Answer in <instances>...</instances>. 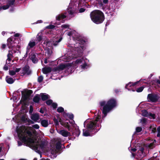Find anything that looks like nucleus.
<instances>
[{"label":"nucleus","instance_id":"obj_30","mask_svg":"<svg viewBox=\"0 0 160 160\" xmlns=\"http://www.w3.org/2000/svg\"><path fill=\"white\" fill-rule=\"evenodd\" d=\"M57 111L59 112H61L64 111V109L62 107H59L58 108Z\"/></svg>","mask_w":160,"mask_h":160},{"label":"nucleus","instance_id":"obj_34","mask_svg":"<svg viewBox=\"0 0 160 160\" xmlns=\"http://www.w3.org/2000/svg\"><path fill=\"white\" fill-rule=\"evenodd\" d=\"M143 88H144L143 87H140L139 88L137 89L136 90V91L138 92H141L143 90Z\"/></svg>","mask_w":160,"mask_h":160},{"label":"nucleus","instance_id":"obj_62","mask_svg":"<svg viewBox=\"0 0 160 160\" xmlns=\"http://www.w3.org/2000/svg\"><path fill=\"white\" fill-rule=\"evenodd\" d=\"M81 2H79V3L78 4V5H80V6H81Z\"/></svg>","mask_w":160,"mask_h":160},{"label":"nucleus","instance_id":"obj_12","mask_svg":"<svg viewBox=\"0 0 160 160\" xmlns=\"http://www.w3.org/2000/svg\"><path fill=\"white\" fill-rule=\"evenodd\" d=\"M71 66V64L69 63L66 64H61L59 66V68L61 70H63L66 68H68V67Z\"/></svg>","mask_w":160,"mask_h":160},{"label":"nucleus","instance_id":"obj_21","mask_svg":"<svg viewBox=\"0 0 160 160\" xmlns=\"http://www.w3.org/2000/svg\"><path fill=\"white\" fill-rule=\"evenodd\" d=\"M154 142H156L155 140H154L153 141L152 140V142H150V143H147V146L151 148H153L154 147L153 143Z\"/></svg>","mask_w":160,"mask_h":160},{"label":"nucleus","instance_id":"obj_58","mask_svg":"<svg viewBox=\"0 0 160 160\" xmlns=\"http://www.w3.org/2000/svg\"><path fill=\"white\" fill-rule=\"evenodd\" d=\"M70 123H71L72 124H73V122H74V121L73 120H71V121L69 122Z\"/></svg>","mask_w":160,"mask_h":160},{"label":"nucleus","instance_id":"obj_19","mask_svg":"<svg viewBox=\"0 0 160 160\" xmlns=\"http://www.w3.org/2000/svg\"><path fill=\"white\" fill-rule=\"evenodd\" d=\"M7 83L9 84H12L14 82V80L12 78L7 77L6 78Z\"/></svg>","mask_w":160,"mask_h":160},{"label":"nucleus","instance_id":"obj_32","mask_svg":"<svg viewBox=\"0 0 160 160\" xmlns=\"http://www.w3.org/2000/svg\"><path fill=\"white\" fill-rule=\"evenodd\" d=\"M83 58L80 59H77L76 61V63L77 64H79L83 62Z\"/></svg>","mask_w":160,"mask_h":160},{"label":"nucleus","instance_id":"obj_33","mask_svg":"<svg viewBox=\"0 0 160 160\" xmlns=\"http://www.w3.org/2000/svg\"><path fill=\"white\" fill-rule=\"evenodd\" d=\"M88 67V66L86 63L84 64L83 65L81 66L82 68L83 69H86Z\"/></svg>","mask_w":160,"mask_h":160},{"label":"nucleus","instance_id":"obj_60","mask_svg":"<svg viewBox=\"0 0 160 160\" xmlns=\"http://www.w3.org/2000/svg\"><path fill=\"white\" fill-rule=\"evenodd\" d=\"M5 33V32H2V34L3 35H4Z\"/></svg>","mask_w":160,"mask_h":160},{"label":"nucleus","instance_id":"obj_53","mask_svg":"<svg viewBox=\"0 0 160 160\" xmlns=\"http://www.w3.org/2000/svg\"><path fill=\"white\" fill-rule=\"evenodd\" d=\"M6 47V45L5 44H3L2 45V48H4Z\"/></svg>","mask_w":160,"mask_h":160},{"label":"nucleus","instance_id":"obj_51","mask_svg":"<svg viewBox=\"0 0 160 160\" xmlns=\"http://www.w3.org/2000/svg\"><path fill=\"white\" fill-rule=\"evenodd\" d=\"M155 82L157 83L160 84V80H156Z\"/></svg>","mask_w":160,"mask_h":160},{"label":"nucleus","instance_id":"obj_57","mask_svg":"<svg viewBox=\"0 0 160 160\" xmlns=\"http://www.w3.org/2000/svg\"><path fill=\"white\" fill-rule=\"evenodd\" d=\"M40 112H41V113H44V112H43V111L42 110V109H41L40 110Z\"/></svg>","mask_w":160,"mask_h":160},{"label":"nucleus","instance_id":"obj_9","mask_svg":"<svg viewBox=\"0 0 160 160\" xmlns=\"http://www.w3.org/2000/svg\"><path fill=\"white\" fill-rule=\"evenodd\" d=\"M73 1V0H71V2L70 3L68 8V12L69 14L72 16L74 13V10L72 8V2Z\"/></svg>","mask_w":160,"mask_h":160},{"label":"nucleus","instance_id":"obj_42","mask_svg":"<svg viewBox=\"0 0 160 160\" xmlns=\"http://www.w3.org/2000/svg\"><path fill=\"white\" fill-rule=\"evenodd\" d=\"M52 105L53 108H56L57 106V104L56 103H52Z\"/></svg>","mask_w":160,"mask_h":160},{"label":"nucleus","instance_id":"obj_13","mask_svg":"<svg viewBox=\"0 0 160 160\" xmlns=\"http://www.w3.org/2000/svg\"><path fill=\"white\" fill-rule=\"evenodd\" d=\"M12 57V56L11 53H10V52H9V53L8 55V59L6 60V64H9L10 63L11 59Z\"/></svg>","mask_w":160,"mask_h":160},{"label":"nucleus","instance_id":"obj_24","mask_svg":"<svg viewBox=\"0 0 160 160\" xmlns=\"http://www.w3.org/2000/svg\"><path fill=\"white\" fill-rule=\"evenodd\" d=\"M150 119H155L156 116L153 113H149L148 116Z\"/></svg>","mask_w":160,"mask_h":160},{"label":"nucleus","instance_id":"obj_7","mask_svg":"<svg viewBox=\"0 0 160 160\" xmlns=\"http://www.w3.org/2000/svg\"><path fill=\"white\" fill-rule=\"evenodd\" d=\"M58 132L62 136L65 137H67L70 135V132L66 130H62L58 131Z\"/></svg>","mask_w":160,"mask_h":160},{"label":"nucleus","instance_id":"obj_27","mask_svg":"<svg viewBox=\"0 0 160 160\" xmlns=\"http://www.w3.org/2000/svg\"><path fill=\"white\" fill-rule=\"evenodd\" d=\"M150 129L152 130V132L154 133L156 131V127L154 125L151 126L150 127Z\"/></svg>","mask_w":160,"mask_h":160},{"label":"nucleus","instance_id":"obj_48","mask_svg":"<svg viewBox=\"0 0 160 160\" xmlns=\"http://www.w3.org/2000/svg\"><path fill=\"white\" fill-rule=\"evenodd\" d=\"M54 122L56 123V125H58V121L57 120H56V119H54Z\"/></svg>","mask_w":160,"mask_h":160},{"label":"nucleus","instance_id":"obj_25","mask_svg":"<svg viewBox=\"0 0 160 160\" xmlns=\"http://www.w3.org/2000/svg\"><path fill=\"white\" fill-rule=\"evenodd\" d=\"M149 113L146 110H142V115L145 117H148Z\"/></svg>","mask_w":160,"mask_h":160},{"label":"nucleus","instance_id":"obj_36","mask_svg":"<svg viewBox=\"0 0 160 160\" xmlns=\"http://www.w3.org/2000/svg\"><path fill=\"white\" fill-rule=\"evenodd\" d=\"M141 122L142 123H145L147 122V120L145 118H143L141 120Z\"/></svg>","mask_w":160,"mask_h":160},{"label":"nucleus","instance_id":"obj_63","mask_svg":"<svg viewBox=\"0 0 160 160\" xmlns=\"http://www.w3.org/2000/svg\"><path fill=\"white\" fill-rule=\"evenodd\" d=\"M39 22L38 23H41L42 22V21L40 20V21H38Z\"/></svg>","mask_w":160,"mask_h":160},{"label":"nucleus","instance_id":"obj_15","mask_svg":"<svg viewBox=\"0 0 160 160\" xmlns=\"http://www.w3.org/2000/svg\"><path fill=\"white\" fill-rule=\"evenodd\" d=\"M41 123L42 125L44 127H47L48 125V121L45 120H43L41 121Z\"/></svg>","mask_w":160,"mask_h":160},{"label":"nucleus","instance_id":"obj_23","mask_svg":"<svg viewBox=\"0 0 160 160\" xmlns=\"http://www.w3.org/2000/svg\"><path fill=\"white\" fill-rule=\"evenodd\" d=\"M66 17V16L64 15V14H62L61 15H59L57 17H56V19L57 20H60L61 18L63 19L65 18Z\"/></svg>","mask_w":160,"mask_h":160},{"label":"nucleus","instance_id":"obj_16","mask_svg":"<svg viewBox=\"0 0 160 160\" xmlns=\"http://www.w3.org/2000/svg\"><path fill=\"white\" fill-rule=\"evenodd\" d=\"M41 96L42 100L43 101L46 100L49 97V96L46 93L41 94Z\"/></svg>","mask_w":160,"mask_h":160},{"label":"nucleus","instance_id":"obj_18","mask_svg":"<svg viewBox=\"0 0 160 160\" xmlns=\"http://www.w3.org/2000/svg\"><path fill=\"white\" fill-rule=\"evenodd\" d=\"M51 69L50 68H45L42 69V71L44 73L47 74L51 72Z\"/></svg>","mask_w":160,"mask_h":160},{"label":"nucleus","instance_id":"obj_28","mask_svg":"<svg viewBox=\"0 0 160 160\" xmlns=\"http://www.w3.org/2000/svg\"><path fill=\"white\" fill-rule=\"evenodd\" d=\"M35 45V42H30L28 46L30 47V48H32Z\"/></svg>","mask_w":160,"mask_h":160},{"label":"nucleus","instance_id":"obj_43","mask_svg":"<svg viewBox=\"0 0 160 160\" xmlns=\"http://www.w3.org/2000/svg\"><path fill=\"white\" fill-rule=\"evenodd\" d=\"M3 69L5 70H7L8 69V66L7 65H5L3 67Z\"/></svg>","mask_w":160,"mask_h":160},{"label":"nucleus","instance_id":"obj_6","mask_svg":"<svg viewBox=\"0 0 160 160\" xmlns=\"http://www.w3.org/2000/svg\"><path fill=\"white\" fill-rule=\"evenodd\" d=\"M147 98L149 102H155L159 100V97L156 94H148Z\"/></svg>","mask_w":160,"mask_h":160},{"label":"nucleus","instance_id":"obj_56","mask_svg":"<svg viewBox=\"0 0 160 160\" xmlns=\"http://www.w3.org/2000/svg\"><path fill=\"white\" fill-rule=\"evenodd\" d=\"M44 63L46 64L47 63V59H45L44 60Z\"/></svg>","mask_w":160,"mask_h":160},{"label":"nucleus","instance_id":"obj_2","mask_svg":"<svg viewBox=\"0 0 160 160\" xmlns=\"http://www.w3.org/2000/svg\"><path fill=\"white\" fill-rule=\"evenodd\" d=\"M100 104L101 106H103L102 112L104 117H105L107 113L116 106V103L115 100L111 99L107 103L104 101H102L100 102Z\"/></svg>","mask_w":160,"mask_h":160},{"label":"nucleus","instance_id":"obj_4","mask_svg":"<svg viewBox=\"0 0 160 160\" xmlns=\"http://www.w3.org/2000/svg\"><path fill=\"white\" fill-rule=\"evenodd\" d=\"M101 116L98 115L94 120H92L89 122L86 121L84 122V125H86L88 128L91 129H94L95 128L99 127L101 126L100 124L101 122Z\"/></svg>","mask_w":160,"mask_h":160},{"label":"nucleus","instance_id":"obj_17","mask_svg":"<svg viewBox=\"0 0 160 160\" xmlns=\"http://www.w3.org/2000/svg\"><path fill=\"white\" fill-rule=\"evenodd\" d=\"M138 83V82H136L135 83H129L128 84L126 85L125 86V88H127L129 90H131V88H129L131 86H133L136 84Z\"/></svg>","mask_w":160,"mask_h":160},{"label":"nucleus","instance_id":"obj_1","mask_svg":"<svg viewBox=\"0 0 160 160\" xmlns=\"http://www.w3.org/2000/svg\"><path fill=\"white\" fill-rule=\"evenodd\" d=\"M39 126L37 124L33 125L32 127L26 128L22 126L18 128L17 132L18 137L23 142L27 143L28 145L36 152L48 151V142L41 137H38L37 131L35 129H38Z\"/></svg>","mask_w":160,"mask_h":160},{"label":"nucleus","instance_id":"obj_52","mask_svg":"<svg viewBox=\"0 0 160 160\" xmlns=\"http://www.w3.org/2000/svg\"><path fill=\"white\" fill-rule=\"evenodd\" d=\"M69 117L70 119H72L73 118V115H69Z\"/></svg>","mask_w":160,"mask_h":160},{"label":"nucleus","instance_id":"obj_41","mask_svg":"<svg viewBox=\"0 0 160 160\" xmlns=\"http://www.w3.org/2000/svg\"><path fill=\"white\" fill-rule=\"evenodd\" d=\"M33 112V107L32 106L30 107L29 113H31Z\"/></svg>","mask_w":160,"mask_h":160},{"label":"nucleus","instance_id":"obj_39","mask_svg":"<svg viewBox=\"0 0 160 160\" xmlns=\"http://www.w3.org/2000/svg\"><path fill=\"white\" fill-rule=\"evenodd\" d=\"M47 104L50 105L52 103V101L51 100H49L46 101V102Z\"/></svg>","mask_w":160,"mask_h":160},{"label":"nucleus","instance_id":"obj_54","mask_svg":"<svg viewBox=\"0 0 160 160\" xmlns=\"http://www.w3.org/2000/svg\"><path fill=\"white\" fill-rule=\"evenodd\" d=\"M136 149L135 148H133V149H132V151L133 152H135L136 151Z\"/></svg>","mask_w":160,"mask_h":160},{"label":"nucleus","instance_id":"obj_14","mask_svg":"<svg viewBox=\"0 0 160 160\" xmlns=\"http://www.w3.org/2000/svg\"><path fill=\"white\" fill-rule=\"evenodd\" d=\"M20 70V68H16L15 71L14 70H10L9 71V74L12 76H13L15 75L16 72H19Z\"/></svg>","mask_w":160,"mask_h":160},{"label":"nucleus","instance_id":"obj_10","mask_svg":"<svg viewBox=\"0 0 160 160\" xmlns=\"http://www.w3.org/2000/svg\"><path fill=\"white\" fill-rule=\"evenodd\" d=\"M31 119L35 122H37L39 119V116L38 113L32 114L31 116Z\"/></svg>","mask_w":160,"mask_h":160},{"label":"nucleus","instance_id":"obj_44","mask_svg":"<svg viewBox=\"0 0 160 160\" xmlns=\"http://www.w3.org/2000/svg\"><path fill=\"white\" fill-rule=\"evenodd\" d=\"M54 26L53 25H50V26H48L47 27V28H50V29H52V28H54Z\"/></svg>","mask_w":160,"mask_h":160},{"label":"nucleus","instance_id":"obj_5","mask_svg":"<svg viewBox=\"0 0 160 160\" xmlns=\"http://www.w3.org/2000/svg\"><path fill=\"white\" fill-rule=\"evenodd\" d=\"M61 142H60V139H58V142H57L56 143V148H55L54 147L53 148L52 146L51 147H50V150L49 149V148L48 147V151H41V152H49V151H50V152H51V154H55L57 152V150H58L61 148Z\"/></svg>","mask_w":160,"mask_h":160},{"label":"nucleus","instance_id":"obj_55","mask_svg":"<svg viewBox=\"0 0 160 160\" xmlns=\"http://www.w3.org/2000/svg\"><path fill=\"white\" fill-rule=\"evenodd\" d=\"M72 34L71 32H69L68 33V36H71Z\"/></svg>","mask_w":160,"mask_h":160},{"label":"nucleus","instance_id":"obj_45","mask_svg":"<svg viewBox=\"0 0 160 160\" xmlns=\"http://www.w3.org/2000/svg\"><path fill=\"white\" fill-rule=\"evenodd\" d=\"M85 10V9L83 8H81L79 10V12H84Z\"/></svg>","mask_w":160,"mask_h":160},{"label":"nucleus","instance_id":"obj_38","mask_svg":"<svg viewBox=\"0 0 160 160\" xmlns=\"http://www.w3.org/2000/svg\"><path fill=\"white\" fill-rule=\"evenodd\" d=\"M43 79V78L42 76H40L38 77V82H42Z\"/></svg>","mask_w":160,"mask_h":160},{"label":"nucleus","instance_id":"obj_40","mask_svg":"<svg viewBox=\"0 0 160 160\" xmlns=\"http://www.w3.org/2000/svg\"><path fill=\"white\" fill-rule=\"evenodd\" d=\"M15 1V0H9L8 2V3L10 5H12Z\"/></svg>","mask_w":160,"mask_h":160},{"label":"nucleus","instance_id":"obj_37","mask_svg":"<svg viewBox=\"0 0 160 160\" xmlns=\"http://www.w3.org/2000/svg\"><path fill=\"white\" fill-rule=\"evenodd\" d=\"M157 131L158 132V133L157 136L158 137H160V127H159L157 128Z\"/></svg>","mask_w":160,"mask_h":160},{"label":"nucleus","instance_id":"obj_20","mask_svg":"<svg viewBox=\"0 0 160 160\" xmlns=\"http://www.w3.org/2000/svg\"><path fill=\"white\" fill-rule=\"evenodd\" d=\"M23 73L24 74H29L30 73V72L29 70L28 67H26L23 69Z\"/></svg>","mask_w":160,"mask_h":160},{"label":"nucleus","instance_id":"obj_35","mask_svg":"<svg viewBox=\"0 0 160 160\" xmlns=\"http://www.w3.org/2000/svg\"><path fill=\"white\" fill-rule=\"evenodd\" d=\"M142 130V128L140 127H138L136 128V131L139 132H140Z\"/></svg>","mask_w":160,"mask_h":160},{"label":"nucleus","instance_id":"obj_50","mask_svg":"<svg viewBox=\"0 0 160 160\" xmlns=\"http://www.w3.org/2000/svg\"><path fill=\"white\" fill-rule=\"evenodd\" d=\"M20 34L19 33H16L14 35V37H18L19 36Z\"/></svg>","mask_w":160,"mask_h":160},{"label":"nucleus","instance_id":"obj_8","mask_svg":"<svg viewBox=\"0 0 160 160\" xmlns=\"http://www.w3.org/2000/svg\"><path fill=\"white\" fill-rule=\"evenodd\" d=\"M59 122H60L61 124L64 126L65 127L67 128L68 131L70 130V128L68 122L63 121L61 119H60Z\"/></svg>","mask_w":160,"mask_h":160},{"label":"nucleus","instance_id":"obj_26","mask_svg":"<svg viewBox=\"0 0 160 160\" xmlns=\"http://www.w3.org/2000/svg\"><path fill=\"white\" fill-rule=\"evenodd\" d=\"M31 59L33 62L35 63L38 62L37 59L35 58V56L33 55L31 57Z\"/></svg>","mask_w":160,"mask_h":160},{"label":"nucleus","instance_id":"obj_59","mask_svg":"<svg viewBox=\"0 0 160 160\" xmlns=\"http://www.w3.org/2000/svg\"><path fill=\"white\" fill-rule=\"evenodd\" d=\"M40 160H49L48 159H44V158H42Z\"/></svg>","mask_w":160,"mask_h":160},{"label":"nucleus","instance_id":"obj_22","mask_svg":"<svg viewBox=\"0 0 160 160\" xmlns=\"http://www.w3.org/2000/svg\"><path fill=\"white\" fill-rule=\"evenodd\" d=\"M40 100V96L39 95H36L33 98V101L36 102H38Z\"/></svg>","mask_w":160,"mask_h":160},{"label":"nucleus","instance_id":"obj_31","mask_svg":"<svg viewBox=\"0 0 160 160\" xmlns=\"http://www.w3.org/2000/svg\"><path fill=\"white\" fill-rule=\"evenodd\" d=\"M9 6L8 5H4L1 7L0 8L1 9H3V10H5L8 8Z\"/></svg>","mask_w":160,"mask_h":160},{"label":"nucleus","instance_id":"obj_61","mask_svg":"<svg viewBox=\"0 0 160 160\" xmlns=\"http://www.w3.org/2000/svg\"><path fill=\"white\" fill-rule=\"evenodd\" d=\"M61 39H59V40H58V42H60L61 41Z\"/></svg>","mask_w":160,"mask_h":160},{"label":"nucleus","instance_id":"obj_29","mask_svg":"<svg viewBox=\"0 0 160 160\" xmlns=\"http://www.w3.org/2000/svg\"><path fill=\"white\" fill-rule=\"evenodd\" d=\"M83 135L85 136H88L89 135V132L86 130H83Z\"/></svg>","mask_w":160,"mask_h":160},{"label":"nucleus","instance_id":"obj_11","mask_svg":"<svg viewBox=\"0 0 160 160\" xmlns=\"http://www.w3.org/2000/svg\"><path fill=\"white\" fill-rule=\"evenodd\" d=\"M8 44L9 48H12L16 46L15 45H12L13 42L12 41L11 38H9L8 39Z\"/></svg>","mask_w":160,"mask_h":160},{"label":"nucleus","instance_id":"obj_46","mask_svg":"<svg viewBox=\"0 0 160 160\" xmlns=\"http://www.w3.org/2000/svg\"><path fill=\"white\" fill-rule=\"evenodd\" d=\"M37 38H38V40L39 41H40L41 40V39H42L41 37H40V36H39L38 35V36Z\"/></svg>","mask_w":160,"mask_h":160},{"label":"nucleus","instance_id":"obj_47","mask_svg":"<svg viewBox=\"0 0 160 160\" xmlns=\"http://www.w3.org/2000/svg\"><path fill=\"white\" fill-rule=\"evenodd\" d=\"M108 0H103V2L104 4L107 3L108 2Z\"/></svg>","mask_w":160,"mask_h":160},{"label":"nucleus","instance_id":"obj_3","mask_svg":"<svg viewBox=\"0 0 160 160\" xmlns=\"http://www.w3.org/2000/svg\"><path fill=\"white\" fill-rule=\"evenodd\" d=\"M90 17L92 21L96 24L102 23L104 19L103 13L98 10L92 12L90 14Z\"/></svg>","mask_w":160,"mask_h":160},{"label":"nucleus","instance_id":"obj_49","mask_svg":"<svg viewBox=\"0 0 160 160\" xmlns=\"http://www.w3.org/2000/svg\"><path fill=\"white\" fill-rule=\"evenodd\" d=\"M68 25H62V28H66L68 27Z\"/></svg>","mask_w":160,"mask_h":160},{"label":"nucleus","instance_id":"obj_64","mask_svg":"<svg viewBox=\"0 0 160 160\" xmlns=\"http://www.w3.org/2000/svg\"><path fill=\"white\" fill-rule=\"evenodd\" d=\"M2 150V148L0 147V152Z\"/></svg>","mask_w":160,"mask_h":160}]
</instances>
